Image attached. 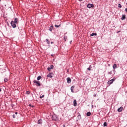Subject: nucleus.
I'll return each instance as SVG.
<instances>
[{"instance_id":"nucleus-7","label":"nucleus","mask_w":127,"mask_h":127,"mask_svg":"<svg viewBox=\"0 0 127 127\" xmlns=\"http://www.w3.org/2000/svg\"><path fill=\"white\" fill-rule=\"evenodd\" d=\"M123 107H121L120 108H119L118 109V112H122V111H123Z\"/></svg>"},{"instance_id":"nucleus-1","label":"nucleus","mask_w":127,"mask_h":127,"mask_svg":"<svg viewBox=\"0 0 127 127\" xmlns=\"http://www.w3.org/2000/svg\"><path fill=\"white\" fill-rule=\"evenodd\" d=\"M33 82L35 83V84H36V86L38 87H39L41 85L40 81H38L37 80H34Z\"/></svg>"},{"instance_id":"nucleus-29","label":"nucleus","mask_w":127,"mask_h":127,"mask_svg":"<svg viewBox=\"0 0 127 127\" xmlns=\"http://www.w3.org/2000/svg\"><path fill=\"white\" fill-rule=\"evenodd\" d=\"M51 56H52V57L54 56V54H52Z\"/></svg>"},{"instance_id":"nucleus-24","label":"nucleus","mask_w":127,"mask_h":127,"mask_svg":"<svg viewBox=\"0 0 127 127\" xmlns=\"http://www.w3.org/2000/svg\"><path fill=\"white\" fill-rule=\"evenodd\" d=\"M118 7H120V8H122V5H121V4H118Z\"/></svg>"},{"instance_id":"nucleus-8","label":"nucleus","mask_w":127,"mask_h":127,"mask_svg":"<svg viewBox=\"0 0 127 127\" xmlns=\"http://www.w3.org/2000/svg\"><path fill=\"white\" fill-rule=\"evenodd\" d=\"M18 19H17V18H15L14 19V22L15 23H16V24H17V23H18Z\"/></svg>"},{"instance_id":"nucleus-28","label":"nucleus","mask_w":127,"mask_h":127,"mask_svg":"<svg viewBox=\"0 0 127 127\" xmlns=\"http://www.w3.org/2000/svg\"><path fill=\"white\" fill-rule=\"evenodd\" d=\"M54 117H56V119H57V116H53V120H55V119H54Z\"/></svg>"},{"instance_id":"nucleus-10","label":"nucleus","mask_w":127,"mask_h":127,"mask_svg":"<svg viewBox=\"0 0 127 127\" xmlns=\"http://www.w3.org/2000/svg\"><path fill=\"white\" fill-rule=\"evenodd\" d=\"M74 86H72L71 87L70 90L72 93H74V90H74Z\"/></svg>"},{"instance_id":"nucleus-5","label":"nucleus","mask_w":127,"mask_h":127,"mask_svg":"<svg viewBox=\"0 0 127 127\" xmlns=\"http://www.w3.org/2000/svg\"><path fill=\"white\" fill-rule=\"evenodd\" d=\"M66 80H67V82L68 83V84H70V83H71V78H70V77H67L66 78Z\"/></svg>"},{"instance_id":"nucleus-33","label":"nucleus","mask_w":127,"mask_h":127,"mask_svg":"<svg viewBox=\"0 0 127 127\" xmlns=\"http://www.w3.org/2000/svg\"><path fill=\"white\" fill-rule=\"evenodd\" d=\"M51 44H53V42H51Z\"/></svg>"},{"instance_id":"nucleus-20","label":"nucleus","mask_w":127,"mask_h":127,"mask_svg":"<svg viewBox=\"0 0 127 127\" xmlns=\"http://www.w3.org/2000/svg\"><path fill=\"white\" fill-rule=\"evenodd\" d=\"M40 79H41V76H38V77H37V80H40Z\"/></svg>"},{"instance_id":"nucleus-25","label":"nucleus","mask_w":127,"mask_h":127,"mask_svg":"<svg viewBox=\"0 0 127 127\" xmlns=\"http://www.w3.org/2000/svg\"><path fill=\"white\" fill-rule=\"evenodd\" d=\"M47 69H48V70L49 71L51 70V68H50V67H48Z\"/></svg>"},{"instance_id":"nucleus-3","label":"nucleus","mask_w":127,"mask_h":127,"mask_svg":"<svg viewBox=\"0 0 127 127\" xmlns=\"http://www.w3.org/2000/svg\"><path fill=\"white\" fill-rule=\"evenodd\" d=\"M116 80V78H114L110 80H109L108 82V85H111L112 84H113V83H114V81Z\"/></svg>"},{"instance_id":"nucleus-26","label":"nucleus","mask_w":127,"mask_h":127,"mask_svg":"<svg viewBox=\"0 0 127 127\" xmlns=\"http://www.w3.org/2000/svg\"><path fill=\"white\" fill-rule=\"evenodd\" d=\"M12 117H13V119H15V118L16 117V116H15V115H14V114L13 115Z\"/></svg>"},{"instance_id":"nucleus-17","label":"nucleus","mask_w":127,"mask_h":127,"mask_svg":"<svg viewBox=\"0 0 127 127\" xmlns=\"http://www.w3.org/2000/svg\"><path fill=\"white\" fill-rule=\"evenodd\" d=\"M50 69H53V68H54V66L52 64H51L50 65Z\"/></svg>"},{"instance_id":"nucleus-27","label":"nucleus","mask_w":127,"mask_h":127,"mask_svg":"<svg viewBox=\"0 0 127 127\" xmlns=\"http://www.w3.org/2000/svg\"><path fill=\"white\" fill-rule=\"evenodd\" d=\"M55 27H59V26H60V25H55Z\"/></svg>"},{"instance_id":"nucleus-18","label":"nucleus","mask_w":127,"mask_h":127,"mask_svg":"<svg viewBox=\"0 0 127 127\" xmlns=\"http://www.w3.org/2000/svg\"><path fill=\"white\" fill-rule=\"evenodd\" d=\"M42 98H44V95H41L40 96V99H42Z\"/></svg>"},{"instance_id":"nucleus-35","label":"nucleus","mask_w":127,"mask_h":127,"mask_svg":"<svg viewBox=\"0 0 127 127\" xmlns=\"http://www.w3.org/2000/svg\"><path fill=\"white\" fill-rule=\"evenodd\" d=\"M0 92H1V89L0 88Z\"/></svg>"},{"instance_id":"nucleus-11","label":"nucleus","mask_w":127,"mask_h":127,"mask_svg":"<svg viewBox=\"0 0 127 127\" xmlns=\"http://www.w3.org/2000/svg\"><path fill=\"white\" fill-rule=\"evenodd\" d=\"M53 29V26H51L49 28L50 31H52V30Z\"/></svg>"},{"instance_id":"nucleus-2","label":"nucleus","mask_w":127,"mask_h":127,"mask_svg":"<svg viewBox=\"0 0 127 127\" xmlns=\"http://www.w3.org/2000/svg\"><path fill=\"white\" fill-rule=\"evenodd\" d=\"M10 23L13 28L16 27V23H15L14 21H11Z\"/></svg>"},{"instance_id":"nucleus-22","label":"nucleus","mask_w":127,"mask_h":127,"mask_svg":"<svg viewBox=\"0 0 127 127\" xmlns=\"http://www.w3.org/2000/svg\"><path fill=\"white\" fill-rule=\"evenodd\" d=\"M41 122H42V120H39V121H38V124H41V123H42Z\"/></svg>"},{"instance_id":"nucleus-14","label":"nucleus","mask_w":127,"mask_h":127,"mask_svg":"<svg viewBox=\"0 0 127 127\" xmlns=\"http://www.w3.org/2000/svg\"><path fill=\"white\" fill-rule=\"evenodd\" d=\"M125 18H126V15H123L121 19H122V20H124V19H125Z\"/></svg>"},{"instance_id":"nucleus-16","label":"nucleus","mask_w":127,"mask_h":127,"mask_svg":"<svg viewBox=\"0 0 127 127\" xmlns=\"http://www.w3.org/2000/svg\"><path fill=\"white\" fill-rule=\"evenodd\" d=\"M8 81V79H7V78H4V82L5 83H6V82H7Z\"/></svg>"},{"instance_id":"nucleus-34","label":"nucleus","mask_w":127,"mask_h":127,"mask_svg":"<svg viewBox=\"0 0 127 127\" xmlns=\"http://www.w3.org/2000/svg\"><path fill=\"white\" fill-rule=\"evenodd\" d=\"M64 39H66V37H64Z\"/></svg>"},{"instance_id":"nucleus-30","label":"nucleus","mask_w":127,"mask_h":127,"mask_svg":"<svg viewBox=\"0 0 127 127\" xmlns=\"http://www.w3.org/2000/svg\"><path fill=\"white\" fill-rule=\"evenodd\" d=\"M27 94H29V91H27Z\"/></svg>"},{"instance_id":"nucleus-6","label":"nucleus","mask_w":127,"mask_h":127,"mask_svg":"<svg viewBox=\"0 0 127 127\" xmlns=\"http://www.w3.org/2000/svg\"><path fill=\"white\" fill-rule=\"evenodd\" d=\"M49 78H52V73H49L47 75Z\"/></svg>"},{"instance_id":"nucleus-15","label":"nucleus","mask_w":127,"mask_h":127,"mask_svg":"<svg viewBox=\"0 0 127 127\" xmlns=\"http://www.w3.org/2000/svg\"><path fill=\"white\" fill-rule=\"evenodd\" d=\"M117 68V64H114L113 65V69L115 70V69H116Z\"/></svg>"},{"instance_id":"nucleus-31","label":"nucleus","mask_w":127,"mask_h":127,"mask_svg":"<svg viewBox=\"0 0 127 127\" xmlns=\"http://www.w3.org/2000/svg\"><path fill=\"white\" fill-rule=\"evenodd\" d=\"M126 12H127V8L125 9Z\"/></svg>"},{"instance_id":"nucleus-21","label":"nucleus","mask_w":127,"mask_h":127,"mask_svg":"<svg viewBox=\"0 0 127 127\" xmlns=\"http://www.w3.org/2000/svg\"><path fill=\"white\" fill-rule=\"evenodd\" d=\"M47 42L48 43V44H50V42H49V40H48V39H46Z\"/></svg>"},{"instance_id":"nucleus-23","label":"nucleus","mask_w":127,"mask_h":127,"mask_svg":"<svg viewBox=\"0 0 127 127\" xmlns=\"http://www.w3.org/2000/svg\"><path fill=\"white\" fill-rule=\"evenodd\" d=\"M104 127H107V122H105L103 124Z\"/></svg>"},{"instance_id":"nucleus-9","label":"nucleus","mask_w":127,"mask_h":127,"mask_svg":"<svg viewBox=\"0 0 127 127\" xmlns=\"http://www.w3.org/2000/svg\"><path fill=\"white\" fill-rule=\"evenodd\" d=\"M73 105L74 107H76V106H77V101H76V100H74L73 101Z\"/></svg>"},{"instance_id":"nucleus-19","label":"nucleus","mask_w":127,"mask_h":127,"mask_svg":"<svg viewBox=\"0 0 127 127\" xmlns=\"http://www.w3.org/2000/svg\"><path fill=\"white\" fill-rule=\"evenodd\" d=\"M92 66V65H90L89 67L87 68V70H88L89 71H91V67Z\"/></svg>"},{"instance_id":"nucleus-32","label":"nucleus","mask_w":127,"mask_h":127,"mask_svg":"<svg viewBox=\"0 0 127 127\" xmlns=\"http://www.w3.org/2000/svg\"><path fill=\"white\" fill-rule=\"evenodd\" d=\"M17 114H18L17 112H15V115H17Z\"/></svg>"},{"instance_id":"nucleus-4","label":"nucleus","mask_w":127,"mask_h":127,"mask_svg":"<svg viewBox=\"0 0 127 127\" xmlns=\"http://www.w3.org/2000/svg\"><path fill=\"white\" fill-rule=\"evenodd\" d=\"M94 7V5L93 4H88L87 5V7H88V8H91V7Z\"/></svg>"},{"instance_id":"nucleus-13","label":"nucleus","mask_w":127,"mask_h":127,"mask_svg":"<svg viewBox=\"0 0 127 127\" xmlns=\"http://www.w3.org/2000/svg\"><path fill=\"white\" fill-rule=\"evenodd\" d=\"M86 115L87 117H90V116H91V112H87L86 114Z\"/></svg>"},{"instance_id":"nucleus-12","label":"nucleus","mask_w":127,"mask_h":127,"mask_svg":"<svg viewBox=\"0 0 127 127\" xmlns=\"http://www.w3.org/2000/svg\"><path fill=\"white\" fill-rule=\"evenodd\" d=\"M97 35V33H92L91 35L90 36H96Z\"/></svg>"}]
</instances>
